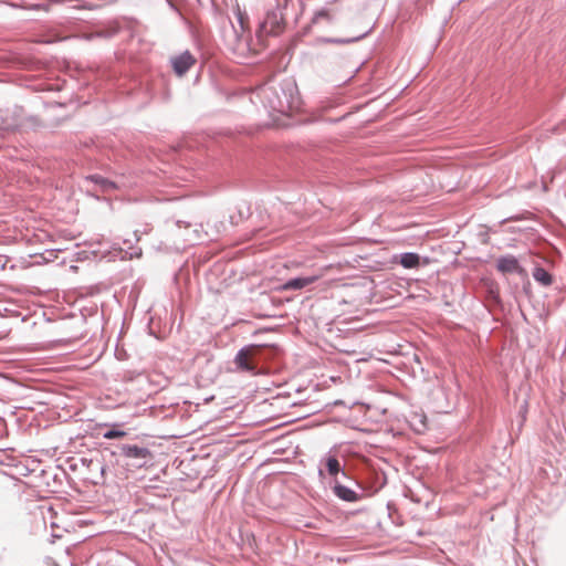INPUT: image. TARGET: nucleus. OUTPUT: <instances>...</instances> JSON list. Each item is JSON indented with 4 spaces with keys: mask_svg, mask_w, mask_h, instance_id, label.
<instances>
[{
    "mask_svg": "<svg viewBox=\"0 0 566 566\" xmlns=\"http://www.w3.org/2000/svg\"><path fill=\"white\" fill-rule=\"evenodd\" d=\"M333 490L335 495L342 499L343 501L356 502L359 500V495L354 490L343 484L336 483Z\"/></svg>",
    "mask_w": 566,
    "mask_h": 566,
    "instance_id": "obj_9",
    "label": "nucleus"
},
{
    "mask_svg": "<svg viewBox=\"0 0 566 566\" xmlns=\"http://www.w3.org/2000/svg\"><path fill=\"white\" fill-rule=\"evenodd\" d=\"M125 436H126V432H125V431H122V430H114V429L108 430V431H106V432L103 434V437H104L105 439H108V440H111V439L124 438Z\"/></svg>",
    "mask_w": 566,
    "mask_h": 566,
    "instance_id": "obj_15",
    "label": "nucleus"
},
{
    "mask_svg": "<svg viewBox=\"0 0 566 566\" xmlns=\"http://www.w3.org/2000/svg\"><path fill=\"white\" fill-rule=\"evenodd\" d=\"M262 345H248L240 349L234 357L235 369L241 373L258 374V355Z\"/></svg>",
    "mask_w": 566,
    "mask_h": 566,
    "instance_id": "obj_3",
    "label": "nucleus"
},
{
    "mask_svg": "<svg viewBox=\"0 0 566 566\" xmlns=\"http://www.w3.org/2000/svg\"><path fill=\"white\" fill-rule=\"evenodd\" d=\"M322 275H313V276H307V277H296V279H292V280H289L284 285H283V290H301V289H304L305 286L310 285V284H313L314 282H316Z\"/></svg>",
    "mask_w": 566,
    "mask_h": 566,
    "instance_id": "obj_8",
    "label": "nucleus"
},
{
    "mask_svg": "<svg viewBox=\"0 0 566 566\" xmlns=\"http://www.w3.org/2000/svg\"><path fill=\"white\" fill-rule=\"evenodd\" d=\"M256 95L265 107L280 114L290 115L301 107L297 87L291 81L264 85Z\"/></svg>",
    "mask_w": 566,
    "mask_h": 566,
    "instance_id": "obj_1",
    "label": "nucleus"
},
{
    "mask_svg": "<svg viewBox=\"0 0 566 566\" xmlns=\"http://www.w3.org/2000/svg\"><path fill=\"white\" fill-rule=\"evenodd\" d=\"M533 277L545 286L552 284V275L543 268H536Z\"/></svg>",
    "mask_w": 566,
    "mask_h": 566,
    "instance_id": "obj_11",
    "label": "nucleus"
},
{
    "mask_svg": "<svg viewBox=\"0 0 566 566\" xmlns=\"http://www.w3.org/2000/svg\"><path fill=\"white\" fill-rule=\"evenodd\" d=\"M496 268L500 272H502L504 274L522 271L517 259L512 255L500 258L497 260Z\"/></svg>",
    "mask_w": 566,
    "mask_h": 566,
    "instance_id": "obj_7",
    "label": "nucleus"
},
{
    "mask_svg": "<svg viewBox=\"0 0 566 566\" xmlns=\"http://www.w3.org/2000/svg\"><path fill=\"white\" fill-rule=\"evenodd\" d=\"M87 181H92L96 185H99L102 187V189L104 191H108L109 189H114L115 188V184L103 178L102 176H98V175H92V176H88L86 178Z\"/></svg>",
    "mask_w": 566,
    "mask_h": 566,
    "instance_id": "obj_12",
    "label": "nucleus"
},
{
    "mask_svg": "<svg viewBox=\"0 0 566 566\" xmlns=\"http://www.w3.org/2000/svg\"><path fill=\"white\" fill-rule=\"evenodd\" d=\"M234 13H235L237 20H238L241 29L243 31L248 30V28H249V18H248L247 13L241 10L239 4L235 6Z\"/></svg>",
    "mask_w": 566,
    "mask_h": 566,
    "instance_id": "obj_13",
    "label": "nucleus"
},
{
    "mask_svg": "<svg viewBox=\"0 0 566 566\" xmlns=\"http://www.w3.org/2000/svg\"><path fill=\"white\" fill-rule=\"evenodd\" d=\"M419 262L420 258L417 253H403L400 258V264L406 269L417 268Z\"/></svg>",
    "mask_w": 566,
    "mask_h": 566,
    "instance_id": "obj_10",
    "label": "nucleus"
},
{
    "mask_svg": "<svg viewBox=\"0 0 566 566\" xmlns=\"http://www.w3.org/2000/svg\"><path fill=\"white\" fill-rule=\"evenodd\" d=\"M120 454L125 458V467L128 470L144 468L153 459L149 449L130 444L122 446Z\"/></svg>",
    "mask_w": 566,
    "mask_h": 566,
    "instance_id": "obj_4",
    "label": "nucleus"
},
{
    "mask_svg": "<svg viewBox=\"0 0 566 566\" xmlns=\"http://www.w3.org/2000/svg\"><path fill=\"white\" fill-rule=\"evenodd\" d=\"M326 467H327V471L331 475H336L340 471L339 461L334 457H331L327 459Z\"/></svg>",
    "mask_w": 566,
    "mask_h": 566,
    "instance_id": "obj_14",
    "label": "nucleus"
},
{
    "mask_svg": "<svg viewBox=\"0 0 566 566\" xmlns=\"http://www.w3.org/2000/svg\"><path fill=\"white\" fill-rule=\"evenodd\" d=\"M283 30V15L280 11H269L261 22L258 35L279 34Z\"/></svg>",
    "mask_w": 566,
    "mask_h": 566,
    "instance_id": "obj_5",
    "label": "nucleus"
},
{
    "mask_svg": "<svg viewBox=\"0 0 566 566\" xmlns=\"http://www.w3.org/2000/svg\"><path fill=\"white\" fill-rule=\"evenodd\" d=\"M195 56L188 51L171 59L172 69L179 76L184 75L190 67L195 65Z\"/></svg>",
    "mask_w": 566,
    "mask_h": 566,
    "instance_id": "obj_6",
    "label": "nucleus"
},
{
    "mask_svg": "<svg viewBox=\"0 0 566 566\" xmlns=\"http://www.w3.org/2000/svg\"><path fill=\"white\" fill-rule=\"evenodd\" d=\"M338 11L333 6L321 8L316 10L311 19L308 28L314 29L319 34L318 41L323 43L338 44L343 40L335 36H325L324 34L337 27Z\"/></svg>",
    "mask_w": 566,
    "mask_h": 566,
    "instance_id": "obj_2",
    "label": "nucleus"
}]
</instances>
